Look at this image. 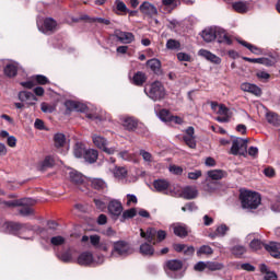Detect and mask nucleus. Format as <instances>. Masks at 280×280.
<instances>
[{
	"mask_svg": "<svg viewBox=\"0 0 280 280\" xmlns=\"http://www.w3.org/2000/svg\"><path fill=\"white\" fill-rule=\"evenodd\" d=\"M33 205L34 201L32 198H22L4 202V207L8 208L20 207L18 211L22 218H30V215H34V208H32Z\"/></svg>",
	"mask_w": 280,
	"mask_h": 280,
	"instance_id": "nucleus-1",
	"label": "nucleus"
},
{
	"mask_svg": "<svg viewBox=\"0 0 280 280\" xmlns=\"http://www.w3.org/2000/svg\"><path fill=\"white\" fill-rule=\"evenodd\" d=\"M243 209H257L261 205V195L256 191L245 190L240 194Z\"/></svg>",
	"mask_w": 280,
	"mask_h": 280,
	"instance_id": "nucleus-2",
	"label": "nucleus"
},
{
	"mask_svg": "<svg viewBox=\"0 0 280 280\" xmlns=\"http://www.w3.org/2000/svg\"><path fill=\"white\" fill-rule=\"evenodd\" d=\"M144 93L150 97V100H153V102H161V100H165V86H163V83L161 81H155L150 84V88H144Z\"/></svg>",
	"mask_w": 280,
	"mask_h": 280,
	"instance_id": "nucleus-3",
	"label": "nucleus"
},
{
	"mask_svg": "<svg viewBox=\"0 0 280 280\" xmlns=\"http://www.w3.org/2000/svg\"><path fill=\"white\" fill-rule=\"evenodd\" d=\"M130 243L126 242V241H117L114 242L113 244V249H112V257H115L117 255V257H126L127 255H130Z\"/></svg>",
	"mask_w": 280,
	"mask_h": 280,
	"instance_id": "nucleus-4",
	"label": "nucleus"
},
{
	"mask_svg": "<svg viewBox=\"0 0 280 280\" xmlns=\"http://www.w3.org/2000/svg\"><path fill=\"white\" fill-rule=\"evenodd\" d=\"M69 178L73 183V185L80 187L81 191H86V177H84L82 173L78 171H71L69 173Z\"/></svg>",
	"mask_w": 280,
	"mask_h": 280,
	"instance_id": "nucleus-5",
	"label": "nucleus"
},
{
	"mask_svg": "<svg viewBox=\"0 0 280 280\" xmlns=\"http://www.w3.org/2000/svg\"><path fill=\"white\" fill-rule=\"evenodd\" d=\"M139 11L141 14H144V16H149V19H154V16H159V9H156V5L152 4V2L144 1L140 4Z\"/></svg>",
	"mask_w": 280,
	"mask_h": 280,
	"instance_id": "nucleus-6",
	"label": "nucleus"
},
{
	"mask_svg": "<svg viewBox=\"0 0 280 280\" xmlns=\"http://www.w3.org/2000/svg\"><path fill=\"white\" fill-rule=\"evenodd\" d=\"M93 143L100 150H103L106 154H115V148H108V141L102 137V136H93Z\"/></svg>",
	"mask_w": 280,
	"mask_h": 280,
	"instance_id": "nucleus-7",
	"label": "nucleus"
},
{
	"mask_svg": "<svg viewBox=\"0 0 280 280\" xmlns=\"http://www.w3.org/2000/svg\"><path fill=\"white\" fill-rule=\"evenodd\" d=\"M195 135H196V130L194 129V127H188L185 130V135L183 136L184 143H186V145L190 148V150H196L197 148Z\"/></svg>",
	"mask_w": 280,
	"mask_h": 280,
	"instance_id": "nucleus-8",
	"label": "nucleus"
},
{
	"mask_svg": "<svg viewBox=\"0 0 280 280\" xmlns=\"http://www.w3.org/2000/svg\"><path fill=\"white\" fill-rule=\"evenodd\" d=\"M107 209L114 220H117L124 213V206L117 199L109 201Z\"/></svg>",
	"mask_w": 280,
	"mask_h": 280,
	"instance_id": "nucleus-9",
	"label": "nucleus"
},
{
	"mask_svg": "<svg viewBox=\"0 0 280 280\" xmlns=\"http://www.w3.org/2000/svg\"><path fill=\"white\" fill-rule=\"evenodd\" d=\"M140 237L147 240L149 244L156 246V230L154 228H148L147 231L140 229Z\"/></svg>",
	"mask_w": 280,
	"mask_h": 280,
	"instance_id": "nucleus-10",
	"label": "nucleus"
},
{
	"mask_svg": "<svg viewBox=\"0 0 280 280\" xmlns=\"http://www.w3.org/2000/svg\"><path fill=\"white\" fill-rule=\"evenodd\" d=\"M73 255H75V248L69 247L68 249L57 254V258L62 264H73Z\"/></svg>",
	"mask_w": 280,
	"mask_h": 280,
	"instance_id": "nucleus-11",
	"label": "nucleus"
},
{
	"mask_svg": "<svg viewBox=\"0 0 280 280\" xmlns=\"http://www.w3.org/2000/svg\"><path fill=\"white\" fill-rule=\"evenodd\" d=\"M18 97L20 102H27L30 106H36V102H38V97H36L34 93L27 91L19 92Z\"/></svg>",
	"mask_w": 280,
	"mask_h": 280,
	"instance_id": "nucleus-12",
	"label": "nucleus"
},
{
	"mask_svg": "<svg viewBox=\"0 0 280 280\" xmlns=\"http://www.w3.org/2000/svg\"><path fill=\"white\" fill-rule=\"evenodd\" d=\"M241 90H243L245 93H250L252 95H256V97H261V88L257 86L253 83H242Z\"/></svg>",
	"mask_w": 280,
	"mask_h": 280,
	"instance_id": "nucleus-13",
	"label": "nucleus"
},
{
	"mask_svg": "<svg viewBox=\"0 0 280 280\" xmlns=\"http://www.w3.org/2000/svg\"><path fill=\"white\" fill-rule=\"evenodd\" d=\"M265 250L271 255L275 259H280V243L270 242L265 245Z\"/></svg>",
	"mask_w": 280,
	"mask_h": 280,
	"instance_id": "nucleus-14",
	"label": "nucleus"
},
{
	"mask_svg": "<svg viewBox=\"0 0 280 280\" xmlns=\"http://www.w3.org/2000/svg\"><path fill=\"white\" fill-rule=\"evenodd\" d=\"M93 261H94L93 253L91 252L81 253L77 259V264H79V266H91Z\"/></svg>",
	"mask_w": 280,
	"mask_h": 280,
	"instance_id": "nucleus-15",
	"label": "nucleus"
},
{
	"mask_svg": "<svg viewBox=\"0 0 280 280\" xmlns=\"http://www.w3.org/2000/svg\"><path fill=\"white\" fill-rule=\"evenodd\" d=\"M215 38L220 44L223 43L224 45H233V39H231V36H229V34H226V31L222 28H217Z\"/></svg>",
	"mask_w": 280,
	"mask_h": 280,
	"instance_id": "nucleus-16",
	"label": "nucleus"
},
{
	"mask_svg": "<svg viewBox=\"0 0 280 280\" xmlns=\"http://www.w3.org/2000/svg\"><path fill=\"white\" fill-rule=\"evenodd\" d=\"M116 38L124 45H130L135 40V34L130 32H119L115 34Z\"/></svg>",
	"mask_w": 280,
	"mask_h": 280,
	"instance_id": "nucleus-17",
	"label": "nucleus"
},
{
	"mask_svg": "<svg viewBox=\"0 0 280 280\" xmlns=\"http://www.w3.org/2000/svg\"><path fill=\"white\" fill-rule=\"evenodd\" d=\"M5 226L12 235H19L20 231H23L25 229V225H23V223L12 221L7 222Z\"/></svg>",
	"mask_w": 280,
	"mask_h": 280,
	"instance_id": "nucleus-18",
	"label": "nucleus"
},
{
	"mask_svg": "<svg viewBox=\"0 0 280 280\" xmlns=\"http://www.w3.org/2000/svg\"><path fill=\"white\" fill-rule=\"evenodd\" d=\"M199 55L206 58V60L213 62L214 65H220V62H222V59L220 57L215 56L207 49H200Z\"/></svg>",
	"mask_w": 280,
	"mask_h": 280,
	"instance_id": "nucleus-19",
	"label": "nucleus"
},
{
	"mask_svg": "<svg viewBox=\"0 0 280 280\" xmlns=\"http://www.w3.org/2000/svg\"><path fill=\"white\" fill-rule=\"evenodd\" d=\"M217 28L209 27L201 32L200 36L203 38L205 43H213L215 40Z\"/></svg>",
	"mask_w": 280,
	"mask_h": 280,
	"instance_id": "nucleus-20",
	"label": "nucleus"
},
{
	"mask_svg": "<svg viewBox=\"0 0 280 280\" xmlns=\"http://www.w3.org/2000/svg\"><path fill=\"white\" fill-rule=\"evenodd\" d=\"M165 266L171 272H178V270H183V260L171 259L165 262Z\"/></svg>",
	"mask_w": 280,
	"mask_h": 280,
	"instance_id": "nucleus-21",
	"label": "nucleus"
},
{
	"mask_svg": "<svg viewBox=\"0 0 280 280\" xmlns=\"http://www.w3.org/2000/svg\"><path fill=\"white\" fill-rule=\"evenodd\" d=\"M207 175L211 180H222V178H226V176H229L226 171L223 170H211L208 171Z\"/></svg>",
	"mask_w": 280,
	"mask_h": 280,
	"instance_id": "nucleus-22",
	"label": "nucleus"
},
{
	"mask_svg": "<svg viewBox=\"0 0 280 280\" xmlns=\"http://www.w3.org/2000/svg\"><path fill=\"white\" fill-rule=\"evenodd\" d=\"M182 196L185 200H194L198 198V190L191 186H187L182 190Z\"/></svg>",
	"mask_w": 280,
	"mask_h": 280,
	"instance_id": "nucleus-23",
	"label": "nucleus"
},
{
	"mask_svg": "<svg viewBox=\"0 0 280 280\" xmlns=\"http://www.w3.org/2000/svg\"><path fill=\"white\" fill-rule=\"evenodd\" d=\"M242 148H246V142L244 139L233 140L232 147H231V154H233L234 156H237V154H240V150H242Z\"/></svg>",
	"mask_w": 280,
	"mask_h": 280,
	"instance_id": "nucleus-24",
	"label": "nucleus"
},
{
	"mask_svg": "<svg viewBox=\"0 0 280 280\" xmlns=\"http://www.w3.org/2000/svg\"><path fill=\"white\" fill-rule=\"evenodd\" d=\"M153 187L156 191L161 194L170 189V182L167 179H155L153 182Z\"/></svg>",
	"mask_w": 280,
	"mask_h": 280,
	"instance_id": "nucleus-25",
	"label": "nucleus"
},
{
	"mask_svg": "<svg viewBox=\"0 0 280 280\" xmlns=\"http://www.w3.org/2000/svg\"><path fill=\"white\" fill-rule=\"evenodd\" d=\"M144 82H148V75H145L144 72L138 71L133 74L132 84H135V86H143Z\"/></svg>",
	"mask_w": 280,
	"mask_h": 280,
	"instance_id": "nucleus-26",
	"label": "nucleus"
},
{
	"mask_svg": "<svg viewBox=\"0 0 280 280\" xmlns=\"http://www.w3.org/2000/svg\"><path fill=\"white\" fill-rule=\"evenodd\" d=\"M140 255H143V257H152L154 255V246H152V243H142L140 245Z\"/></svg>",
	"mask_w": 280,
	"mask_h": 280,
	"instance_id": "nucleus-27",
	"label": "nucleus"
},
{
	"mask_svg": "<svg viewBox=\"0 0 280 280\" xmlns=\"http://www.w3.org/2000/svg\"><path fill=\"white\" fill-rule=\"evenodd\" d=\"M33 233H36V235H39L42 240H49V236L52 235L47 228H43L40 225H34Z\"/></svg>",
	"mask_w": 280,
	"mask_h": 280,
	"instance_id": "nucleus-28",
	"label": "nucleus"
},
{
	"mask_svg": "<svg viewBox=\"0 0 280 280\" xmlns=\"http://www.w3.org/2000/svg\"><path fill=\"white\" fill-rule=\"evenodd\" d=\"M174 235L177 237H180L182 240H185L187 235H189V231L187 230V225L177 224L173 228Z\"/></svg>",
	"mask_w": 280,
	"mask_h": 280,
	"instance_id": "nucleus-29",
	"label": "nucleus"
},
{
	"mask_svg": "<svg viewBox=\"0 0 280 280\" xmlns=\"http://www.w3.org/2000/svg\"><path fill=\"white\" fill-rule=\"evenodd\" d=\"M4 75L7 78H16L19 74V67H16L14 63H8L3 69Z\"/></svg>",
	"mask_w": 280,
	"mask_h": 280,
	"instance_id": "nucleus-30",
	"label": "nucleus"
},
{
	"mask_svg": "<svg viewBox=\"0 0 280 280\" xmlns=\"http://www.w3.org/2000/svg\"><path fill=\"white\" fill-rule=\"evenodd\" d=\"M52 141H54L55 148H57V149L65 148V143H67V136H65V133H60V132L55 133Z\"/></svg>",
	"mask_w": 280,
	"mask_h": 280,
	"instance_id": "nucleus-31",
	"label": "nucleus"
},
{
	"mask_svg": "<svg viewBox=\"0 0 280 280\" xmlns=\"http://www.w3.org/2000/svg\"><path fill=\"white\" fill-rule=\"evenodd\" d=\"M100 156V153L95 149H89L84 153V160L86 163H95Z\"/></svg>",
	"mask_w": 280,
	"mask_h": 280,
	"instance_id": "nucleus-32",
	"label": "nucleus"
},
{
	"mask_svg": "<svg viewBox=\"0 0 280 280\" xmlns=\"http://www.w3.org/2000/svg\"><path fill=\"white\" fill-rule=\"evenodd\" d=\"M238 44L242 45L243 47H246V49H249L252 54H255L256 56H261V48L244 40V39H238Z\"/></svg>",
	"mask_w": 280,
	"mask_h": 280,
	"instance_id": "nucleus-33",
	"label": "nucleus"
},
{
	"mask_svg": "<svg viewBox=\"0 0 280 280\" xmlns=\"http://www.w3.org/2000/svg\"><path fill=\"white\" fill-rule=\"evenodd\" d=\"M232 8L234 12H237L238 14H246V12H248V4L245 1L234 2Z\"/></svg>",
	"mask_w": 280,
	"mask_h": 280,
	"instance_id": "nucleus-34",
	"label": "nucleus"
},
{
	"mask_svg": "<svg viewBox=\"0 0 280 280\" xmlns=\"http://www.w3.org/2000/svg\"><path fill=\"white\" fill-rule=\"evenodd\" d=\"M122 126L124 128H126V130L132 131V130H137V126H139V122H137L135 118L128 117L124 119Z\"/></svg>",
	"mask_w": 280,
	"mask_h": 280,
	"instance_id": "nucleus-35",
	"label": "nucleus"
},
{
	"mask_svg": "<svg viewBox=\"0 0 280 280\" xmlns=\"http://www.w3.org/2000/svg\"><path fill=\"white\" fill-rule=\"evenodd\" d=\"M147 66L153 71V73H161V60L159 59H151L147 61Z\"/></svg>",
	"mask_w": 280,
	"mask_h": 280,
	"instance_id": "nucleus-36",
	"label": "nucleus"
},
{
	"mask_svg": "<svg viewBox=\"0 0 280 280\" xmlns=\"http://www.w3.org/2000/svg\"><path fill=\"white\" fill-rule=\"evenodd\" d=\"M91 187L97 191H102L103 189H106V182L102 178H93L91 180Z\"/></svg>",
	"mask_w": 280,
	"mask_h": 280,
	"instance_id": "nucleus-37",
	"label": "nucleus"
},
{
	"mask_svg": "<svg viewBox=\"0 0 280 280\" xmlns=\"http://www.w3.org/2000/svg\"><path fill=\"white\" fill-rule=\"evenodd\" d=\"M207 270L210 272H217L218 270H224V264L219 261H207Z\"/></svg>",
	"mask_w": 280,
	"mask_h": 280,
	"instance_id": "nucleus-38",
	"label": "nucleus"
},
{
	"mask_svg": "<svg viewBox=\"0 0 280 280\" xmlns=\"http://www.w3.org/2000/svg\"><path fill=\"white\" fill-rule=\"evenodd\" d=\"M86 153V149L84 148V144L82 142H77L74 144V156L77 159H84V154Z\"/></svg>",
	"mask_w": 280,
	"mask_h": 280,
	"instance_id": "nucleus-39",
	"label": "nucleus"
},
{
	"mask_svg": "<svg viewBox=\"0 0 280 280\" xmlns=\"http://www.w3.org/2000/svg\"><path fill=\"white\" fill-rule=\"evenodd\" d=\"M137 215V208H131L125 210L120 217V222H126V220H132Z\"/></svg>",
	"mask_w": 280,
	"mask_h": 280,
	"instance_id": "nucleus-40",
	"label": "nucleus"
},
{
	"mask_svg": "<svg viewBox=\"0 0 280 280\" xmlns=\"http://www.w3.org/2000/svg\"><path fill=\"white\" fill-rule=\"evenodd\" d=\"M58 23L56 22V20L51 19V18H46L44 20V28L46 30V32H54V30H56Z\"/></svg>",
	"mask_w": 280,
	"mask_h": 280,
	"instance_id": "nucleus-41",
	"label": "nucleus"
},
{
	"mask_svg": "<svg viewBox=\"0 0 280 280\" xmlns=\"http://www.w3.org/2000/svg\"><path fill=\"white\" fill-rule=\"evenodd\" d=\"M22 226L25 228L23 230H20L18 235H20V237H22L23 240H30V237L25 236V233H32V231L34 232V225L30 223H22Z\"/></svg>",
	"mask_w": 280,
	"mask_h": 280,
	"instance_id": "nucleus-42",
	"label": "nucleus"
},
{
	"mask_svg": "<svg viewBox=\"0 0 280 280\" xmlns=\"http://www.w3.org/2000/svg\"><path fill=\"white\" fill-rule=\"evenodd\" d=\"M115 7L117 12H120V14H122V16H126V14H128V7L126 5V3L121 0H115Z\"/></svg>",
	"mask_w": 280,
	"mask_h": 280,
	"instance_id": "nucleus-43",
	"label": "nucleus"
},
{
	"mask_svg": "<svg viewBox=\"0 0 280 280\" xmlns=\"http://www.w3.org/2000/svg\"><path fill=\"white\" fill-rule=\"evenodd\" d=\"M115 178H126L128 176V170L124 166H116L114 168Z\"/></svg>",
	"mask_w": 280,
	"mask_h": 280,
	"instance_id": "nucleus-44",
	"label": "nucleus"
},
{
	"mask_svg": "<svg viewBox=\"0 0 280 280\" xmlns=\"http://www.w3.org/2000/svg\"><path fill=\"white\" fill-rule=\"evenodd\" d=\"M166 49H170L171 51H178L180 49V42L176 39H168L166 42Z\"/></svg>",
	"mask_w": 280,
	"mask_h": 280,
	"instance_id": "nucleus-45",
	"label": "nucleus"
},
{
	"mask_svg": "<svg viewBox=\"0 0 280 280\" xmlns=\"http://www.w3.org/2000/svg\"><path fill=\"white\" fill-rule=\"evenodd\" d=\"M266 119L268 124H271L272 126H277L279 124V114L269 112L266 114Z\"/></svg>",
	"mask_w": 280,
	"mask_h": 280,
	"instance_id": "nucleus-46",
	"label": "nucleus"
},
{
	"mask_svg": "<svg viewBox=\"0 0 280 280\" xmlns=\"http://www.w3.org/2000/svg\"><path fill=\"white\" fill-rule=\"evenodd\" d=\"M249 248H252V250H261L262 248H266V244L258 238H254L249 243Z\"/></svg>",
	"mask_w": 280,
	"mask_h": 280,
	"instance_id": "nucleus-47",
	"label": "nucleus"
},
{
	"mask_svg": "<svg viewBox=\"0 0 280 280\" xmlns=\"http://www.w3.org/2000/svg\"><path fill=\"white\" fill-rule=\"evenodd\" d=\"M33 81L36 82V84L45 86V84H49V79L43 74H36L33 77Z\"/></svg>",
	"mask_w": 280,
	"mask_h": 280,
	"instance_id": "nucleus-48",
	"label": "nucleus"
},
{
	"mask_svg": "<svg viewBox=\"0 0 280 280\" xmlns=\"http://www.w3.org/2000/svg\"><path fill=\"white\" fill-rule=\"evenodd\" d=\"M55 163L54 158H51V155H47L42 162V170L54 167Z\"/></svg>",
	"mask_w": 280,
	"mask_h": 280,
	"instance_id": "nucleus-49",
	"label": "nucleus"
},
{
	"mask_svg": "<svg viewBox=\"0 0 280 280\" xmlns=\"http://www.w3.org/2000/svg\"><path fill=\"white\" fill-rule=\"evenodd\" d=\"M197 255H198V257H200V255H213V248H211V246H209V245H202L197 250Z\"/></svg>",
	"mask_w": 280,
	"mask_h": 280,
	"instance_id": "nucleus-50",
	"label": "nucleus"
},
{
	"mask_svg": "<svg viewBox=\"0 0 280 280\" xmlns=\"http://www.w3.org/2000/svg\"><path fill=\"white\" fill-rule=\"evenodd\" d=\"M232 253H233V255H235V257H242V255H244V253H246V247H244L242 245H236L232 248Z\"/></svg>",
	"mask_w": 280,
	"mask_h": 280,
	"instance_id": "nucleus-51",
	"label": "nucleus"
},
{
	"mask_svg": "<svg viewBox=\"0 0 280 280\" xmlns=\"http://www.w3.org/2000/svg\"><path fill=\"white\" fill-rule=\"evenodd\" d=\"M160 119L162 121H171L172 119V114L167 109H161L160 110Z\"/></svg>",
	"mask_w": 280,
	"mask_h": 280,
	"instance_id": "nucleus-52",
	"label": "nucleus"
},
{
	"mask_svg": "<svg viewBox=\"0 0 280 280\" xmlns=\"http://www.w3.org/2000/svg\"><path fill=\"white\" fill-rule=\"evenodd\" d=\"M50 244L52 246H62V244H65V237L54 236V237L50 238Z\"/></svg>",
	"mask_w": 280,
	"mask_h": 280,
	"instance_id": "nucleus-53",
	"label": "nucleus"
},
{
	"mask_svg": "<svg viewBox=\"0 0 280 280\" xmlns=\"http://www.w3.org/2000/svg\"><path fill=\"white\" fill-rule=\"evenodd\" d=\"M90 243L92 244V246L94 248H97L100 246V244L102 243L100 235H97V234L91 235Z\"/></svg>",
	"mask_w": 280,
	"mask_h": 280,
	"instance_id": "nucleus-54",
	"label": "nucleus"
},
{
	"mask_svg": "<svg viewBox=\"0 0 280 280\" xmlns=\"http://www.w3.org/2000/svg\"><path fill=\"white\" fill-rule=\"evenodd\" d=\"M155 237H156L155 242L161 243L167 237V232H165L164 230H159L156 231Z\"/></svg>",
	"mask_w": 280,
	"mask_h": 280,
	"instance_id": "nucleus-55",
	"label": "nucleus"
},
{
	"mask_svg": "<svg viewBox=\"0 0 280 280\" xmlns=\"http://www.w3.org/2000/svg\"><path fill=\"white\" fill-rule=\"evenodd\" d=\"M177 59L179 60V62H190L191 56H189L187 52H178Z\"/></svg>",
	"mask_w": 280,
	"mask_h": 280,
	"instance_id": "nucleus-56",
	"label": "nucleus"
},
{
	"mask_svg": "<svg viewBox=\"0 0 280 280\" xmlns=\"http://www.w3.org/2000/svg\"><path fill=\"white\" fill-rule=\"evenodd\" d=\"M215 231L219 237H224L226 235V231H229V226H226V224H222L218 226Z\"/></svg>",
	"mask_w": 280,
	"mask_h": 280,
	"instance_id": "nucleus-57",
	"label": "nucleus"
},
{
	"mask_svg": "<svg viewBox=\"0 0 280 280\" xmlns=\"http://www.w3.org/2000/svg\"><path fill=\"white\" fill-rule=\"evenodd\" d=\"M194 270L197 272H205L207 270V262L205 261H199L195 265Z\"/></svg>",
	"mask_w": 280,
	"mask_h": 280,
	"instance_id": "nucleus-58",
	"label": "nucleus"
},
{
	"mask_svg": "<svg viewBox=\"0 0 280 280\" xmlns=\"http://www.w3.org/2000/svg\"><path fill=\"white\" fill-rule=\"evenodd\" d=\"M202 176V171H195L188 173V178L190 180H198Z\"/></svg>",
	"mask_w": 280,
	"mask_h": 280,
	"instance_id": "nucleus-59",
	"label": "nucleus"
},
{
	"mask_svg": "<svg viewBox=\"0 0 280 280\" xmlns=\"http://www.w3.org/2000/svg\"><path fill=\"white\" fill-rule=\"evenodd\" d=\"M264 174L267 176V178H275L276 172L271 166H268L264 170Z\"/></svg>",
	"mask_w": 280,
	"mask_h": 280,
	"instance_id": "nucleus-60",
	"label": "nucleus"
},
{
	"mask_svg": "<svg viewBox=\"0 0 280 280\" xmlns=\"http://www.w3.org/2000/svg\"><path fill=\"white\" fill-rule=\"evenodd\" d=\"M36 130H47V128H45V121H43L42 119L37 118L35 120V124H34Z\"/></svg>",
	"mask_w": 280,
	"mask_h": 280,
	"instance_id": "nucleus-61",
	"label": "nucleus"
},
{
	"mask_svg": "<svg viewBox=\"0 0 280 280\" xmlns=\"http://www.w3.org/2000/svg\"><path fill=\"white\" fill-rule=\"evenodd\" d=\"M218 115H221V116H230V115H229V107H226L224 104H221V105L219 106Z\"/></svg>",
	"mask_w": 280,
	"mask_h": 280,
	"instance_id": "nucleus-62",
	"label": "nucleus"
},
{
	"mask_svg": "<svg viewBox=\"0 0 280 280\" xmlns=\"http://www.w3.org/2000/svg\"><path fill=\"white\" fill-rule=\"evenodd\" d=\"M65 106H66L67 110H70V112L75 110V107H77L75 101H71V100L66 101Z\"/></svg>",
	"mask_w": 280,
	"mask_h": 280,
	"instance_id": "nucleus-63",
	"label": "nucleus"
},
{
	"mask_svg": "<svg viewBox=\"0 0 280 280\" xmlns=\"http://www.w3.org/2000/svg\"><path fill=\"white\" fill-rule=\"evenodd\" d=\"M277 273L275 271H269L265 275L264 280H278Z\"/></svg>",
	"mask_w": 280,
	"mask_h": 280,
	"instance_id": "nucleus-64",
	"label": "nucleus"
}]
</instances>
